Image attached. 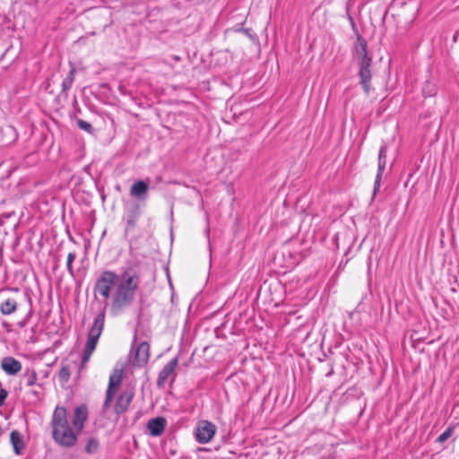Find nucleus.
Segmentation results:
<instances>
[{
	"label": "nucleus",
	"instance_id": "nucleus-1",
	"mask_svg": "<svg viewBox=\"0 0 459 459\" xmlns=\"http://www.w3.org/2000/svg\"><path fill=\"white\" fill-rule=\"evenodd\" d=\"M137 287L135 276L106 270L96 279L93 291L96 299H102L106 305H109L110 311L117 314L133 302Z\"/></svg>",
	"mask_w": 459,
	"mask_h": 459
},
{
	"label": "nucleus",
	"instance_id": "nucleus-2",
	"mask_svg": "<svg viewBox=\"0 0 459 459\" xmlns=\"http://www.w3.org/2000/svg\"><path fill=\"white\" fill-rule=\"evenodd\" d=\"M87 418L88 410L86 406H78L74 409L72 426H70L66 409L56 406L51 419L52 435L55 442L64 447L74 446Z\"/></svg>",
	"mask_w": 459,
	"mask_h": 459
},
{
	"label": "nucleus",
	"instance_id": "nucleus-3",
	"mask_svg": "<svg viewBox=\"0 0 459 459\" xmlns=\"http://www.w3.org/2000/svg\"><path fill=\"white\" fill-rule=\"evenodd\" d=\"M104 322L105 314L104 312H101L95 317L92 326L91 327L88 333V338L82 359V365H85L89 361L91 354L93 353L98 343L99 338L103 331Z\"/></svg>",
	"mask_w": 459,
	"mask_h": 459
},
{
	"label": "nucleus",
	"instance_id": "nucleus-4",
	"mask_svg": "<svg viewBox=\"0 0 459 459\" xmlns=\"http://www.w3.org/2000/svg\"><path fill=\"white\" fill-rule=\"evenodd\" d=\"M125 369L126 366L124 364H117L109 376L108 385L106 391V398L103 404L105 411H108L110 407L111 401L121 385Z\"/></svg>",
	"mask_w": 459,
	"mask_h": 459
},
{
	"label": "nucleus",
	"instance_id": "nucleus-5",
	"mask_svg": "<svg viewBox=\"0 0 459 459\" xmlns=\"http://www.w3.org/2000/svg\"><path fill=\"white\" fill-rule=\"evenodd\" d=\"M217 432V427L214 423L203 420L197 422L195 429V438L199 444L210 443Z\"/></svg>",
	"mask_w": 459,
	"mask_h": 459
},
{
	"label": "nucleus",
	"instance_id": "nucleus-6",
	"mask_svg": "<svg viewBox=\"0 0 459 459\" xmlns=\"http://www.w3.org/2000/svg\"><path fill=\"white\" fill-rule=\"evenodd\" d=\"M19 299L20 293L17 290L10 292L8 295H5L0 304L1 313L4 316L13 314L17 309Z\"/></svg>",
	"mask_w": 459,
	"mask_h": 459
},
{
	"label": "nucleus",
	"instance_id": "nucleus-7",
	"mask_svg": "<svg viewBox=\"0 0 459 459\" xmlns=\"http://www.w3.org/2000/svg\"><path fill=\"white\" fill-rule=\"evenodd\" d=\"M371 62L363 61L359 63V83L362 86L366 94H368L371 91V78L372 73L370 70Z\"/></svg>",
	"mask_w": 459,
	"mask_h": 459
},
{
	"label": "nucleus",
	"instance_id": "nucleus-8",
	"mask_svg": "<svg viewBox=\"0 0 459 459\" xmlns=\"http://www.w3.org/2000/svg\"><path fill=\"white\" fill-rule=\"evenodd\" d=\"M134 397V392L132 390L123 391L114 404L115 412L119 415L127 411Z\"/></svg>",
	"mask_w": 459,
	"mask_h": 459
},
{
	"label": "nucleus",
	"instance_id": "nucleus-9",
	"mask_svg": "<svg viewBox=\"0 0 459 459\" xmlns=\"http://www.w3.org/2000/svg\"><path fill=\"white\" fill-rule=\"evenodd\" d=\"M178 359L175 358L163 367L159 374L157 380L159 386H163L168 379L174 374V371L178 366Z\"/></svg>",
	"mask_w": 459,
	"mask_h": 459
},
{
	"label": "nucleus",
	"instance_id": "nucleus-10",
	"mask_svg": "<svg viewBox=\"0 0 459 459\" xmlns=\"http://www.w3.org/2000/svg\"><path fill=\"white\" fill-rule=\"evenodd\" d=\"M150 358V347L146 342H141L134 353V361L138 366L146 364Z\"/></svg>",
	"mask_w": 459,
	"mask_h": 459
},
{
	"label": "nucleus",
	"instance_id": "nucleus-11",
	"mask_svg": "<svg viewBox=\"0 0 459 459\" xmlns=\"http://www.w3.org/2000/svg\"><path fill=\"white\" fill-rule=\"evenodd\" d=\"M167 421L163 417L151 419L147 423V429L152 436L157 437L163 433Z\"/></svg>",
	"mask_w": 459,
	"mask_h": 459
},
{
	"label": "nucleus",
	"instance_id": "nucleus-12",
	"mask_svg": "<svg viewBox=\"0 0 459 459\" xmlns=\"http://www.w3.org/2000/svg\"><path fill=\"white\" fill-rule=\"evenodd\" d=\"M1 367L8 375H16L22 369V364L13 357H5L2 359Z\"/></svg>",
	"mask_w": 459,
	"mask_h": 459
},
{
	"label": "nucleus",
	"instance_id": "nucleus-13",
	"mask_svg": "<svg viewBox=\"0 0 459 459\" xmlns=\"http://www.w3.org/2000/svg\"><path fill=\"white\" fill-rule=\"evenodd\" d=\"M354 49L359 63L363 61L372 62L371 57L368 55L366 40L361 37H358Z\"/></svg>",
	"mask_w": 459,
	"mask_h": 459
},
{
	"label": "nucleus",
	"instance_id": "nucleus-14",
	"mask_svg": "<svg viewBox=\"0 0 459 459\" xmlns=\"http://www.w3.org/2000/svg\"><path fill=\"white\" fill-rule=\"evenodd\" d=\"M149 186L143 180L134 183L130 187V195L133 197L143 199L148 192Z\"/></svg>",
	"mask_w": 459,
	"mask_h": 459
},
{
	"label": "nucleus",
	"instance_id": "nucleus-15",
	"mask_svg": "<svg viewBox=\"0 0 459 459\" xmlns=\"http://www.w3.org/2000/svg\"><path fill=\"white\" fill-rule=\"evenodd\" d=\"M10 440L15 454L20 455L24 446L21 434L16 430L12 431L10 435Z\"/></svg>",
	"mask_w": 459,
	"mask_h": 459
},
{
	"label": "nucleus",
	"instance_id": "nucleus-16",
	"mask_svg": "<svg viewBox=\"0 0 459 459\" xmlns=\"http://www.w3.org/2000/svg\"><path fill=\"white\" fill-rule=\"evenodd\" d=\"M386 166V146L383 145L379 150L378 154V168L377 176L382 177V174Z\"/></svg>",
	"mask_w": 459,
	"mask_h": 459
},
{
	"label": "nucleus",
	"instance_id": "nucleus-17",
	"mask_svg": "<svg viewBox=\"0 0 459 459\" xmlns=\"http://www.w3.org/2000/svg\"><path fill=\"white\" fill-rule=\"evenodd\" d=\"M75 68L73 66L62 83L63 91H67L71 88L74 79Z\"/></svg>",
	"mask_w": 459,
	"mask_h": 459
},
{
	"label": "nucleus",
	"instance_id": "nucleus-18",
	"mask_svg": "<svg viewBox=\"0 0 459 459\" xmlns=\"http://www.w3.org/2000/svg\"><path fill=\"white\" fill-rule=\"evenodd\" d=\"M99 447V443L96 439L91 438L87 442L85 446V451L89 454H94L97 452Z\"/></svg>",
	"mask_w": 459,
	"mask_h": 459
},
{
	"label": "nucleus",
	"instance_id": "nucleus-19",
	"mask_svg": "<svg viewBox=\"0 0 459 459\" xmlns=\"http://www.w3.org/2000/svg\"><path fill=\"white\" fill-rule=\"evenodd\" d=\"M453 432H454L453 427L447 428V429L437 437V441L439 443H443V442L446 441L452 436Z\"/></svg>",
	"mask_w": 459,
	"mask_h": 459
},
{
	"label": "nucleus",
	"instance_id": "nucleus-20",
	"mask_svg": "<svg viewBox=\"0 0 459 459\" xmlns=\"http://www.w3.org/2000/svg\"><path fill=\"white\" fill-rule=\"evenodd\" d=\"M75 257H76V255L74 253H69L67 255L66 267H67L68 272L72 275L74 274L72 264H73L74 260L75 259Z\"/></svg>",
	"mask_w": 459,
	"mask_h": 459
},
{
	"label": "nucleus",
	"instance_id": "nucleus-21",
	"mask_svg": "<svg viewBox=\"0 0 459 459\" xmlns=\"http://www.w3.org/2000/svg\"><path fill=\"white\" fill-rule=\"evenodd\" d=\"M77 125H78V126L81 129H82V130H84V131H86L88 133H91L92 126H91V125L90 123H88V122H86L84 120L79 119L77 121Z\"/></svg>",
	"mask_w": 459,
	"mask_h": 459
},
{
	"label": "nucleus",
	"instance_id": "nucleus-22",
	"mask_svg": "<svg viewBox=\"0 0 459 459\" xmlns=\"http://www.w3.org/2000/svg\"><path fill=\"white\" fill-rule=\"evenodd\" d=\"M37 382V374L35 371H31L30 372L28 375H27V380H26V383H27V385L28 386H32L36 384Z\"/></svg>",
	"mask_w": 459,
	"mask_h": 459
},
{
	"label": "nucleus",
	"instance_id": "nucleus-23",
	"mask_svg": "<svg viewBox=\"0 0 459 459\" xmlns=\"http://www.w3.org/2000/svg\"><path fill=\"white\" fill-rule=\"evenodd\" d=\"M381 178L380 176H377L376 177V180H375V183H374V195L377 194L379 186H380V182H381Z\"/></svg>",
	"mask_w": 459,
	"mask_h": 459
},
{
	"label": "nucleus",
	"instance_id": "nucleus-24",
	"mask_svg": "<svg viewBox=\"0 0 459 459\" xmlns=\"http://www.w3.org/2000/svg\"><path fill=\"white\" fill-rule=\"evenodd\" d=\"M7 397V392L4 389H0V406L4 404Z\"/></svg>",
	"mask_w": 459,
	"mask_h": 459
},
{
	"label": "nucleus",
	"instance_id": "nucleus-25",
	"mask_svg": "<svg viewBox=\"0 0 459 459\" xmlns=\"http://www.w3.org/2000/svg\"><path fill=\"white\" fill-rule=\"evenodd\" d=\"M458 36H459V30H458V31H456V32L455 33L454 37H453V41H454V43H456V42H457V40H458Z\"/></svg>",
	"mask_w": 459,
	"mask_h": 459
}]
</instances>
